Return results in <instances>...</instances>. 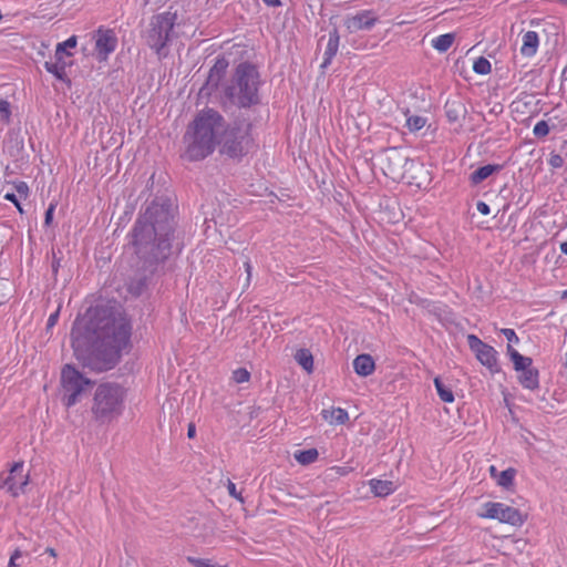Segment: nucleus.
Here are the masks:
<instances>
[{
    "instance_id": "28",
    "label": "nucleus",
    "mask_w": 567,
    "mask_h": 567,
    "mask_svg": "<svg viewBox=\"0 0 567 567\" xmlns=\"http://www.w3.org/2000/svg\"><path fill=\"white\" fill-rule=\"evenodd\" d=\"M515 476H516V470L513 467H508L498 474L496 483L498 486H501L503 488H509L514 485Z\"/></svg>"
},
{
    "instance_id": "39",
    "label": "nucleus",
    "mask_w": 567,
    "mask_h": 567,
    "mask_svg": "<svg viewBox=\"0 0 567 567\" xmlns=\"http://www.w3.org/2000/svg\"><path fill=\"white\" fill-rule=\"evenodd\" d=\"M54 209H55V206L51 204V205L48 207V209L45 210V214H44V224H45L47 226H49V225L52 223V220H53Z\"/></svg>"
},
{
    "instance_id": "2",
    "label": "nucleus",
    "mask_w": 567,
    "mask_h": 567,
    "mask_svg": "<svg viewBox=\"0 0 567 567\" xmlns=\"http://www.w3.org/2000/svg\"><path fill=\"white\" fill-rule=\"evenodd\" d=\"M176 221L168 197H156L142 210L131 231V245L141 269L151 276L164 274L166 261L182 248L175 244Z\"/></svg>"
},
{
    "instance_id": "51",
    "label": "nucleus",
    "mask_w": 567,
    "mask_h": 567,
    "mask_svg": "<svg viewBox=\"0 0 567 567\" xmlns=\"http://www.w3.org/2000/svg\"><path fill=\"white\" fill-rule=\"evenodd\" d=\"M415 177L411 176L409 179V184H415L417 187L422 186V182H414Z\"/></svg>"
},
{
    "instance_id": "32",
    "label": "nucleus",
    "mask_w": 567,
    "mask_h": 567,
    "mask_svg": "<svg viewBox=\"0 0 567 567\" xmlns=\"http://www.w3.org/2000/svg\"><path fill=\"white\" fill-rule=\"evenodd\" d=\"M549 125L546 121L542 120L537 122L533 128V133L536 137L543 138L549 134Z\"/></svg>"
},
{
    "instance_id": "13",
    "label": "nucleus",
    "mask_w": 567,
    "mask_h": 567,
    "mask_svg": "<svg viewBox=\"0 0 567 567\" xmlns=\"http://www.w3.org/2000/svg\"><path fill=\"white\" fill-rule=\"evenodd\" d=\"M28 483L29 475L23 474V462H16L10 468L9 475L0 483V487L7 488V491L16 497L23 492Z\"/></svg>"
},
{
    "instance_id": "1",
    "label": "nucleus",
    "mask_w": 567,
    "mask_h": 567,
    "mask_svg": "<svg viewBox=\"0 0 567 567\" xmlns=\"http://www.w3.org/2000/svg\"><path fill=\"white\" fill-rule=\"evenodd\" d=\"M132 324L126 315L111 305L90 309L71 330V347L84 368L95 372L113 369L130 344Z\"/></svg>"
},
{
    "instance_id": "34",
    "label": "nucleus",
    "mask_w": 567,
    "mask_h": 567,
    "mask_svg": "<svg viewBox=\"0 0 567 567\" xmlns=\"http://www.w3.org/2000/svg\"><path fill=\"white\" fill-rule=\"evenodd\" d=\"M187 560L194 567H226L217 564H212L209 559L187 557Z\"/></svg>"
},
{
    "instance_id": "16",
    "label": "nucleus",
    "mask_w": 567,
    "mask_h": 567,
    "mask_svg": "<svg viewBox=\"0 0 567 567\" xmlns=\"http://www.w3.org/2000/svg\"><path fill=\"white\" fill-rule=\"evenodd\" d=\"M378 22V17L372 10H362L352 17H347L344 25L350 33L361 30L369 31Z\"/></svg>"
},
{
    "instance_id": "10",
    "label": "nucleus",
    "mask_w": 567,
    "mask_h": 567,
    "mask_svg": "<svg viewBox=\"0 0 567 567\" xmlns=\"http://www.w3.org/2000/svg\"><path fill=\"white\" fill-rule=\"evenodd\" d=\"M484 513L480 514L482 518L497 519L501 523L512 526H522L526 520V515L522 514L515 507L498 502H486L483 505Z\"/></svg>"
},
{
    "instance_id": "57",
    "label": "nucleus",
    "mask_w": 567,
    "mask_h": 567,
    "mask_svg": "<svg viewBox=\"0 0 567 567\" xmlns=\"http://www.w3.org/2000/svg\"><path fill=\"white\" fill-rule=\"evenodd\" d=\"M264 2H266V0H262Z\"/></svg>"
},
{
    "instance_id": "31",
    "label": "nucleus",
    "mask_w": 567,
    "mask_h": 567,
    "mask_svg": "<svg viewBox=\"0 0 567 567\" xmlns=\"http://www.w3.org/2000/svg\"><path fill=\"white\" fill-rule=\"evenodd\" d=\"M426 121V117L420 115H412L408 117L406 126L411 132H417L425 126Z\"/></svg>"
},
{
    "instance_id": "45",
    "label": "nucleus",
    "mask_w": 567,
    "mask_h": 567,
    "mask_svg": "<svg viewBox=\"0 0 567 567\" xmlns=\"http://www.w3.org/2000/svg\"><path fill=\"white\" fill-rule=\"evenodd\" d=\"M196 435V426L194 423H189L187 427V436L188 439H194Z\"/></svg>"
},
{
    "instance_id": "14",
    "label": "nucleus",
    "mask_w": 567,
    "mask_h": 567,
    "mask_svg": "<svg viewBox=\"0 0 567 567\" xmlns=\"http://www.w3.org/2000/svg\"><path fill=\"white\" fill-rule=\"evenodd\" d=\"M229 62L228 60L219 55L216 58L214 65L208 72L206 82L200 87V93L212 95L219 86L221 80L225 78Z\"/></svg>"
},
{
    "instance_id": "30",
    "label": "nucleus",
    "mask_w": 567,
    "mask_h": 567,
    "mask_svg": "<svg viewBox=\"0 0 567 567\" xmlns=\"http://www.w3.org/2000/svg\"><path fill=\"white\" fill-rule=\"evenodd\" d=\"M473 71L476 74L486 75L492 71L491 62L486 58L480 56L474 61Z\"/></svg>"
},
{
    "instance_id": "4",
    "label": "nucleus",
    "mask_w": 567,
    "mask_h": 567,
    "mask_svg": "<svg viewBox=\"0 0 567 567\" xmlns=\"http://www.w3.org/2000/svg\"><path fill=\"white\" fill-rule=\"evenodd\" d=\"M260 85L257 66L244 61L236 65L230 80L224 86V96L234 106L249 109L260 103Z\"/></svg>"
},
{
    "instance_id": "41",
    "label": "nucleus",
    "mask_w": 567,
    "mask_h": 567,
    "mask_svg": "<svg viewBox=\"0 0 567 567\" xmlns=\"http://www.w3.org/2000/svg\"><path fill=\"white\" fill-rule=\"evenodd\" d=\"M16 189L17 192L21 195V196H24L27 197L28 196V193H29V187L27 185L25 182H19L17 185H16Z\"/></svg>"
},
{
    "instance_id": "20",
    "label": "nucleus",
    "mask_w": 567,
    "mask_h": 567,
    "mask_svg": "<svg viewBox=\"0 0 567 567\" xmlns=\"http://www.w3.org/2000/svg\"><path fill=\"white\" fill-rule=\"evenodd\" d=\"M352 364L354 372L360 377H369L375 370L374 360L368 353L357 355Z\"/></svg>"
},
{
    "instance_id": "50",
    "label": "nucleus",
    "mask_w": 567,
    "mask_h": 567,
    "mask_svg": "<svg viewBox=\"0 0 567 567\" xmlns=\"http://www.w3.org/2000/svg\"><path fill=\"white\" fill-rule=\"evenodd\" d=\"M560 251L564 254V255H567V241H563L560 244Z\"/></svg>"
},
{
    "instance_id": "26",
    "label": "nucleus",
    "mask_w": 567,
    "mask_h": 567,
    "mask_svg": "<svg viewBox=\"0 0 567 567\" xmlns=\"http://www.w3.org/2000/svg\"><path fill=\"white\" fill-rule=\"evenodd\" d=\"M455 35L453 33H444L432 40V47L439 52H446L453 44Z\"/></svg>"
},
{
    "instance_id": "37",
    "label": "nucleus",
    "mask_w": 567,
    "mask_h": 567,
    "mask_svg": "<svg viewBox=\"0 0 567 567\" xmlns=\"http://www.w3.org/2000/svg\"><path fill=\"white\" fill-rule=\"evenodd\" d=\"M4 199L11 202L17 207V209L19 210L20 214L24 213V210H23V208H22V206H21V204H20V202H19V199H18L16 194L7 193L4 195Z\"/></svg>"
},
{
    "instance_id": "8",
    "label": "nucleus",
    "mask_w": 567,
    "mask_h": 567,
    "mask_svg": "<svg viewBox=\"0 0 567 567\" xmlns=\"http://www.w3.org/2000/svg\"><path fill=\"white\" fill-rule=\"evenodd\" d=\"M381 168L384 175L396 178L405 177V173L411 169L425 172L423 164L410 159L398 147H388L378 154Z\"/></svg>"
},
{
    "instance_id": "35",
    "label": "nucleus",
    "mask_w": 567,
    "mask_h": 567,
    "mask_svg": "<svg viewBox=\"0 0 567 567\" xmlns=\"http://www.w3.org/2000/svg\"><path fill=\"white\" fill-rule=\"evenodd\" d=\"M233 379L236 383L248 382L250 379V373L245 368H238L234 371Z\"/></svg>"
},
{
    "instance_id": "52",
    "label": "nucleus",
    "mask_w": 567,
    "mask_h": 567,
    "mask_svg": "<svg viewBox=\"0 0 567 567\" xmlns=\"http://www.w3.org/2000/svg\"><path fill=\"white\" fill-rule=\"evenodd\" d=\"M72 48H65V52L63 54V59L65 60V56H72L73 53L70 51Z\"/></svg>"
},
{
    "instance_id": "6",
    "label": "nucleus",
    "mask_w": 567,
    "mask_h": 567,
    "mask_svg": "<svg viewBox=\"0 0 567 567\" xmlns=\"http://www.w3.org/2000/svg\"><path fill=\"white\" fill-rule=\"evenodd\" d=\"M93 385L94 381L85 377L75 365L62 367L60 386L61 400L65 408L70 409L78 404Z\"/></svg>"
},
{
    "instance_id": "42",
    "label": "nucleus",
    "mask_w": 567,
    "mask_h": 567,
    "mask_svg": "<svg viewBox=\"0 0 567 567\" xmlns=\"http://www.w3.org/2000/svg\"><path fill=\"white\" fill-rule=\"evenodd\" d=\"M476 208L477 210L482 214V215H488L491 213V208L488 206V204H486L485 202L483 200H478L477 204H476Z\"/></svg>"
},
{
    "instance_id": "49",
    "label": "nucleus",
    "mask_w": 567,
    "mask_h": 567,
    "mask_svg": "<svg viewBox=\"0 0 567 567\" xmlns=\"http://www.w3.org/2000/svg\"><path fill=\"white\" fill-rule=\"evenodd\" d=\"M59 267H60V260L54 258L52 261V270L54 274L58 272Z\"/></svg>"
},
{
    "instance_id": "46",
    "label": "nucleus",
    "mask_w": 567,
    "mask_h": 567,
    "mask_svg": "<svg viewBox=\"0 0 567 567\" xmlns=\"http://www.w3.org/2000/svg\"><path fill=\"white\" fill-rule=\"evenodd\" d=\"M244 266H245V269H246V272H247V282L249 284L250 278H251V270H252V267H251V265H250V261H249V260L245 261Z\"/></svg>"
},
{
    "instance_id": "36",
    "label": "nucleus",
    "mask_w": 567,
    "mask_h": 567,
    "mask_svg": "<svg viewBox=\"0 0 567 567\" xmlns=\"http://www.w3.org/2000/svg\"><path fill=\"white\" fill-rule=\"evenodd\" d=\"M499 332L507 339L508 344L512 346L513 343L517 344L519 342V338L517 337L514 329L503 328L499 330Z\"/></svg>"
},
{
    "instance_id": "54",
    "label": "nucleus",
    "mask_w": 567,
    "mask_h": 567,
    "mask_svg": "<svg viewBox=\"0 0 567 567\" xmlns=\"http://www.w3.org/2000/svg\"><path fill=\"white\" fill-rule=\"evenodd\" d=\"M566 74H567V69H565L563 71V74H561V78H563V81H565L567 78H566Z\"/></svg>"
},
{
    "instance_id": "56",
    "label": "nucleus",
    "mask_w": 567,
    "mask_h": 567,
    "mask_svg": "<svg viewBox=\"0 0 567 567\" xmlns=\"http://www.w3.org/2000/svg\"><path fill=\"white\" fill-rule=\"evenodd\" d=\"M560 2L567 4V0H559Z\"/></svg>"
},
{
    "instance_id": "38",
    "label": "nucleus",
    "mask_w": 567,
    "mask_h": 567,
    "mask_svg": "<svg viewBox=\"0 0 567 567\" xmlns=\"http://www.w3.org/2000/svg\"><path fill=\"white\" fill-rule=\"evenodd\" d=\"M227 489L230 496L239 499L240 502H244L241 494L237 492L235 483L231 481H228Z\"/></svg>"
},
{
    "instance_id": "33",
    "label": "nucleus",
    "mask_w": 567,
    "mask_h": 567,
    "mask_svg": "<svg viewBox=\"0 0 567 567\" xmlns=\"http://www.w3.org/2000/svg\"><path fill=\"white\" fill-rule=\"evenodd\" d=\"M11 117V105L7 100H0V121L9 123Z\"/></svg>"
},
{
    "instance_id": "55",
    "label": "nucleus",
    "mask_w": 567,
    "mask_h": 567,
    "mask_svg": "<svg viewBox=\"0 0 567 567\" xmlns=\"http://www.w3.org/2000/svg\"><path fill=\"white\" fill-rule=\"evenodd\" d=\"M563 297L567 298V289L563 292Z\"/></svg>"
},
{
    "instance_id": "19",
    "label": "nucleus",
    "mask_w": 567,
    "mask_h": 567,
    "mask_svg": "<svg viewBox=\"0 0 567 567\" xmlns=\"http://www.w3.org/2000/svg\"><path fill=\"white\" fill-rule=\"evenodd\" d=\"M504 168V165L502 164H487L484 166L478 167L470 175V183L474 186L481 184L485 179H487L489 176H492L495 173H499Z\"/></svg>"
},
{
    "instance_id": "44",
    "label": "nucleus",
    "mask_w": 567,
    "mask_h": 567,
    "mask_svg": "<svg viewBox=\"0 0 567 567\" xmlns=\"http://www.w3.org/2000/svg\"><path fill=\"white\" fill-rule=\"evenodd\" d=\"M549 163L553 167H559L563 163V159L559 155H553Z\"/></svg>"
},
{
    "instance_id": "23",
    "label": "nucleus",
    "mask_w": 567,
    "mask_h": 567,
    "mask_svg": "<svg viewBox=\"0 0 567 567\" xmlns=\"http://www.w3.org/2000/svg\"><path fill=\"white\" fill-rule=\"evenodd\" d=\"M371 492L379 497H385L395 491V485L392 481H383L373 478L369 482Z\"/></svg>"
},
{
    "instance_id": "27",
    "label": "nucleus",
    "mask_w": 567,
    "mask_h": 567,
    "mask_svg": "<svg viewBox=\"0 0 567 567\" xmlns=\"http://www.w3.org/2000/svg\"><path fill=\"white\" fill-rule=\"evenodd\" d=\"M319 453L317 449H309L296 451L293 454L295 460L301 465L312 464L318 460Z\"/></svg>"
},
{
    "instance_id": "24",
    "label": "nucleus",
    "mask_w": 567,
    "mask_h": 567,
    "mask_svg": "<svg viewBox=\"0 0 567 567\" xmlns=\"http://www.w3.org/2000/svg\"><path fill=\"white\" fill-rule=\"evenodd\" d=\"M295 360L308 373L313 371V357L310 350L306 348L298 349L295 354Z\"/></svg>"
},
{
    "instance_id": "3",
    "label": "nucleus",
    "mask_w": 567,
    "mask_h": 567,
    "mask_svg": "<svg viewBox=\"0 0 567 567\" xmlns=\"http://www.w3.org/2000/svg\"><path fill=\"white\" fill-rule=\"evenodd\" d=\"M192 140L185 152V158L195 162L213 154L216 145L219 153L233 159H241L249 152L252 144L249 118L238 115L229 124L216 110L206 107L194 118Z\"/></svg>"
},
{
    "instance_id": "11",
    "label": "nucleus",
    "mask_w": 567,
    "mask_h": 567,
    "mask_svg": "<svg viewBox=\"0 0 567 567\" xmlns=\"http://www.w3.org/2000/svg\"><path fill=\"white\" fill-rule=\"evenodd\" d=\"M78 44V38L72 35L68 38L65 41L56 44L54 59L55 61H45L44 69L47 72L51 73L56 80L62 81L64 83L71 84V80L66 75V68L71 66V62H68L63 59V54L65 52V48H75Z\"/></svg>"
},
{
    "instance_id": "18",
    "label": "nucleus",
    "mask_w": 567,
    "mask_h": 567,
    "mask_svg": "<svg viewBox=\"0 0 567 567\" xmlns=\"http://www.w3.org/2000/svg\"><path fill=\"white\" fill-rule=\"evenodd\" d=\"M340 35L337 27H333L332 30L329 31V40L323 53V61L321 63V68L326 69L331 64L332 59L336 56L339 49Z\"/></svg>"
},
{
    "instance_id": "47",
    "label": "nucleus",
    "mask_w": 567,
    "mask_h": 567,
    "mask_svg": "<svg viewBox=\"0 0 567 567\" xmlns=\"http://www.w3.org/2000/svg\"><path fill=\"white\" fill-rule=\"evenodd\" d=\"M268 7L278 8L282 6L281 0H266L265 2Z\"/></svg>"
},
{
    "instance_id": "12",
    "label": "nucleus",
    "mask_w": 567,
    "mask_h": 567,
    "mask_svg": "<svg viewBox=\"0 0 567 567\" xmlns=\"http://www.w3.org/2000/svg\"><path fill=\"white\" fill-rule=\"evenodd\" d=\"M467 343L470 349L475 353L476 359L486 367L492 374L501 371L497 362V351L492 346L483 342L475 334L467 336Z\"/></svg>"
},
{
    "instance_id": "21",
    "label": "nucleus",
    "mask_w": 567,
    "mask_h": 567,
    "mask_svg": "<svg viewBox=\"0 0 567 567\" xmlns=\"http://www.w3.org/2000/svg\"><path fill=\"white\" fill-rule=\"evenodd\" d=\"M523 44L520 47V53L523 56L532 58L537 53L539 38L537 32L527 31L523 34Z\"/></svg>"
},
{
    "instance_id": "7",
    "label": "nucleus",
    "mask_w": 567,
    "mask_h": 567,
    "mask_svg": "<svg viewBox=\"0 0 567 567\" xmlns=\"http://www.w3.org/2000/svg\"><path fill=\"white\" fill-rule=\"evenodd\" d=\"M176 20L177 13L172 11L154 14L150 20L148 28L145 31V41L158 56H166L167 54L164 50L173 38Z\"/></svg>"
},
{
    "instance_id": "29",
    "label": "nucleus",
    "mask_w": 567,
    "mask_h": 567,
    "mask_svg": "<svg viewBox=\"0 0 567 567\" xmlns=\"http://www.w3.org/2000/svg\"><path fill=\"white\" fill-rule=\"evenodd\" d=\"M152 277L153 276H151L148 272H144V275L141 278L136 279L135 281H133L131 284L130 290L134 295H137V296L141 295L147 287Z\"/></svg>"
},
{
    "instance_id": "5",
    "label": "nucleus",
    "mask_w": 567,
    "mask_h": 567,
    "mask_svg": "<svg viewBox=\"0 0 567 567\" xmlns=\"http://www.w3.org/2000/svg\"><path fill=\"white\" fill-rule=\"evenodd\" d=\"M125 390L115 382L100 383L93 394L91 412L99 423H110L122 414Z\"/></svg>"
},
{
    "instance_id": "48",
    "label": "nucleus",
    "mask_w": 567,
    "mask_h": 567,
    "mask_svg": "<svg viewBox=\"0 0 567 567\" xmlns=\"http://www.w3.org/2000/svg\"><path fill=\"white\" fill-rule=\"evenodd\" d=\"M489 474H491V476H492L493 478L497 480V477H498V474H499V473L497 472L496 467H495L494 465H492V466L489 467Z\"/></svg>"
},
{
    "instance_id": "9",
    "label": "nucleus",
    "mask_w": 567,
    "mask_h": 567,
    "mask_svg": "<svg viewBox=\"0 0 567 567\" xmlns=\"http://www.w3.org/2000/svg\"><path fill=\"white\" fill-rule=\"evenodd\" d=\"M507 354L513 362L514 370L518 373L519 384L527 390L539 388V371L533 367V359L520 354L513 346L507 344Z\"/></svg>"
},
{
    "instance_id": "17",
    "label": "nucleus",
    "mask_w": 567,
    "mask_h": 567,
    "mask_svg": "<svg viewBox=\"0 0 567 567\" xmlns=\"http://www.w3.org/2000/svg\"><path fill=\"white\" fill-rule=\"evenodd\" d=\"M444 111L450 123H461L467 114V107L460 96L449 99L445 102Z\"/></svg>"
},
{
    "instance_id": "53",
    "label": "nucleus",
    "mask_w": 567,
    "mask_h": 567,
    "mask_svg": "<svg viewBox=\"0 0 567 567\" xmlns=\"http://www.w3.org/2000/svg\"><path fill=\"white\" fill-rule=\"evenodd\" d=\"M45 551H47V553H49V554H50L51 556H53V557H55V556H56L55 550H54L53 548H51V547H48V548L45 549Z\"/></svg>"
},
{
    "instance_id": "43",
    "label": "nucleus",
    "mask_w": 567,
    "mask_h": 567,
    "mask_svg": "<svg viewBox=\"0 0 567 567\" xmlns=\"http://www.w3.org/2000/svg\"><path fill=\"white\" fill-rule=\"evenodd\" d=\"M58 320H59V310H56L55 312H53L49 316L48 321H47V328L50 329L53 326H55Z\"/></svg>"
},
{
    "instance_id": "25",
    "label": "nucleus",
    "mask_w": 567,
    "mask_h": 567,
    "mask_svg": "<svg viewBox=\"0 0 567 567\" xmlns=\"http://www.w3.org/2000/svg\"><path fill=\"white\" fill-rule=\"evenodd\" d=\"M433 382L439 398L445 403H452L454 401L452 389L445 385L440 377H435Z\"/></svg>"
},
{
    "instance_id": "40",
    "label": "nucleus",
    "mask_w": 567,
    "mask_h": 567,
    "mask_svg": "<svg viewBox=\"0 0 567 567\" xmlns=\"http://www.w3.org/2000/svg\"><path fill=\"white\" fill-rule=\"evenodd\" d=\"M22 557V553L19 549H16L13 554L10 557L8 567H20L19 564H17V560Z\"/></svg>"
},
{
    "instance_id": "15",
    "label": "nucleus",
    "mask_w": 567,
    "mask_h": 567,
    "mask_svg": "<svg viewBox=\"0 0 567 567\" xmlns=\"http://www.w3.org/2000/svg\"><path fill=\"white\" fill-rule=\"evenodd\" d=\"M117 38L113 30L100 27L96 31L95 51L100 62L106 61L109 55L115 51Z\"/></svg>"
},
{
    "instance_id": "22",
    "label": "nucleus",
    "mask_w": 567,
    "mask_h": 567,
    "mask_svg": "<svg viewBox=\"0 0 567 567\" xmlns=\"http://www.w3.org/2000/svg\"><path fill=\"white\" fill-rule=\"evenodd\" d=\"M322 419L330 424H344L349 420L348 412L342 408H332L330 410H322Z\"/></svg>"
}]
</instances>
